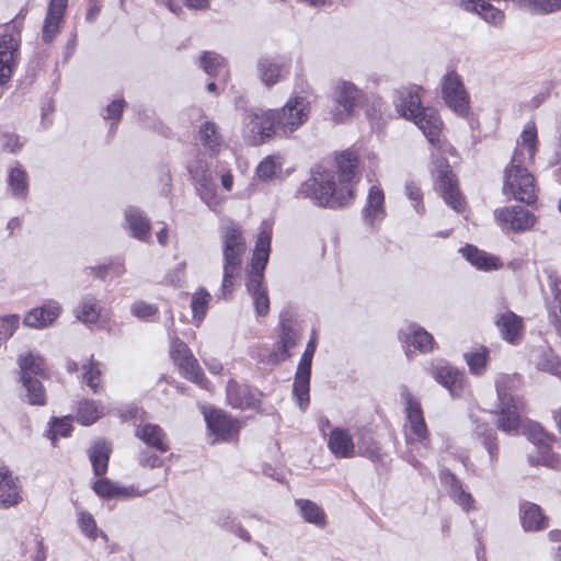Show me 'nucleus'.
I'll list each match as a JSON object with an SVG mask.
<instances>
[{"label": "nucleus", "mask_w": 561, "mask_h": 561, "mask_svg": "<svg viewBox=\"0 0 561 561\" xmlns=\"http://www.w3.org/2000/svg\"><path fill=\"white\" fill-rule=\"evenodd\" d=\"M363 217L365 222L375 225L385 217V195L382 190L373 185L367 194L366 205L363 209Z\"/></svg>", "instance_id": "c756f323"}, {"label": "nucleus", "mask_w": 561, "mask_h": 561, "mask_svg": "<svg viewBox=\"0 0 561 561\" xmlns=\"http://www.w3.org/2000/svg\"><path fill=\"white\" fill-rule=\"evenodd\" d=\"M284 159L279 154L266 157L256 168V174L262 180H271L282 172Z\"/></svg>", "instance_id": "c03bdc74"}, {"label": "nucleus", "mask_w": 561, "mask_h": 561, "mask_svg": "<svg viewBox=\"0 0 561 561\" xmlns=\"http://www.w3.org/2000/svg\"><path fill=\"white\" fill-rule=\"evenodd\" d=\"M337 181L332 171H318L302 185V192L319 206L342 207L354 197L357 182V156L343 151L337 158Z\"/></svg>", "instance_id": "f257e3e1"}, {"label": "nucleus", "mask_w": 561, "mask_h": 561, "mask_svg": "<svg viewBox=\"0 0 561 561\" xmlns=\"http://www.w3.org/2000/svg\"><path fill=\"white\" fill-rule=\"evenodd\" d=\"M133 316L139 319H148L157 312V308L144 301H137L130 307Z\"/></svg>", "instance_id": "052dcab7"}, {"label": "nucleus", "mask_w": 561, "mask_h": 561, "mask_svg": "<svg viewBox=\"0 0 561 561\" xmlns=\"http://www.w3.org/2000/svg\"><path fill=\"white\" fill-rule=\"evenodd\" d=\"M397 112L408 119H413L421 111V98L419 89L416 88H402L397 91L394 99Z\"/></svg>", "instance_id": "a878e982"}, {"label": "nucleus", "mask_w": 561, "mask_h": 561, "mask_svg": "<svg viewBox=\"0 0 561 561\" xmlns=\"http://www.w3.org/2000/svg\"><path fill=\"white\" fill-rule=\"evenodd\" d=\"M317 348L316 339L312 337L301 355L295 375L293 394L301 411L309 405L311 363Z\"/></svg>", "instance_id": "f8f14e48"}, {"label": "nucleus", "mask_w": 561, "mask_h": 561, "mask_svg": "<svg viewBox=\"0 0 561 561\" xmlns=\"http://www.w3.org/2000/svg\"><path fill=\"white\" fill-rule=\"evenodd\" d=\"M125 107V101L114 100L112 103H110L106 107V113L104 115V118L106 119H116L118 121L121 118V115Z\"/></svg>", "instance_id": "e2e57ef3"}, {"label": "nucleus", "mask_w": 561, "mask_h": 561, "mask_svg": "<svg viewBox=\"0 0 561 561\" xmlns=\"http://www.w3.org/2000/svg\"><path fill=\"white\" fill-rule=\"evenodd\" d=\"M8 185L14 197H26L28 192V176L25 170L20 167L11 168L8 174Z\"/></svg>", "instance_id": "ea45409f"}, {"label": "nucleus", "mask_w": 561, "mask_h": 561, "mask_svg": "<svg viewBox=\"0 0 561 561\" xmlns=\"http://www.w3.org/2000/svg\"><path fill=\"white\" fill-rule=\"evenodd\" d=\"M135 435L146 445L165 453L169 449L164 431L157 424L145 423L137 426Z\"/></svg>", "instance_id": "2f4dec72"}, {"label": "nucleus", "mask_w": 561, "mask_h": 561, "mask_svg": "<svg viewBox=\"0 0 561 561\" xmlns=\"http://www.w3.org/2000/svg\"><path fill=\"white\" fill-rule=\"evenodd\" d=\"M61 307L56 301H48L41 307L30 310L23 320L26 327L44 329L49 327L59 317Z\"/></svg>", "instance_id": "b1692460"}, {"label": "nucleus", "mask_w": 561, "mask_h": 561, "mask_svg": "<svg viewBox=\"0 0 561 561\" xmlns=\"http://www.w3.org/2000/svg\"><path fill=\"white\" fill-rule=\"evenodd\" d=\"M124 228L130 236L139 241L148 242L150 239L151 224L146 214L136 206H128L124 210Z\"/></svg>", "instance_id": "412c9836"}, {"label": "nucleus", "mask_w": 561, "mask_h": 561, "mask_svg": "<svg viewBox=\"0 0 561 561\" xmlns=\"http://www.w3.org/2000/svg\"><path fill=\"white\" fill-rule=\"evenodd\" d=\"M278 133L274 110L251 108L242 118L243 137L251 145H261Z\"/></svg>", "instance_id": "1a4fd4ad"}, {"label": "nucleus", "mask_w": 561, "mask_h": 561, "mask_svg": "<svg viewBox=\"0 0 561 561\" xmlns=\"http://www.w3.org/2000/svg\"><path fill=\"white\" fill-rule=\"evenodd\" d=\"M495 324L506 342L514 344L519 341L523 333L520 317L507 310L496 317Z\"/></svg>", "instance_id": "7c9ffc66"}, {"label": "nucleus", "mask_w": 561, "mask_h": 561, "mask_svg": "<svg viewBox=\"0 0 561 561\" xmlns=\"http://www.w3.org/2000/svg\"><path fill=\"white\" fill-rule=\"evenodd\" d=\"M537 142L536 127L528 123L517 140L511 163L504 171L503 193L526 204H531L537 198L535 179L528 171V165L533 163L537 152Z\"/></svg>", "instance_id": "f03ea898"}, {"label": "nucleus", "mask_w": 561, "mask_h": 561, "mask_svg": "<svg viewBox=\"0 0 561 561\" xmlns=\"http://www.w3.org/2000/svg\"><path fill=\"white\" fill-rule=\"evenodd\" d=\"M474 433L479 437H483V445L485 446L491 461H494L497 456V446L494 443L495 436L493 428L489 427L488 425H477Z\"/></svg>", "instance_id": "4d7b16f0"}, {"label": "nucleus", "mask_w": 561, "mask_h": 561, "mask_svg": "<svg viewBox=\"0 0 561 561\" xmlns=\"http://www.w3.org/2000/svg\"><path fill=\"white\" fill-rule=\"evenodd\" d=\"M310 102L304 96L290 98L284 106L274 110L278 134L288 137L298 130L309 118Z\"/></svg>", "instance_id": "9d476101"}, {"label": "nucleus", "mask_w": 561, "mask_h": 561, "mask_svg": "<svg viewBox=\"0 0 561 561\" xmlns=\"http://www.w3.org/2000/svg\"><path fill=\"white\" fill-rule=\"evenodd\" d=\"M412 121L431 144L439 142L443 123L436 110L424 107Z\"/></svg>", "instance_id": "393cba45"}, {"label": "nucleus", "mask_w": 561, "mask_h": 561, "mask_svg": "<svg viewBox=\"0 0 561 561\" xmlns=\"http://www.w3.org/2000/svg\"><path fill=\"white\" fill-rule=\"evenodd\" d=\"M405 440L409 447L405 459L412 466L419 467L420 462L416 456H426L430 447L428 431L421 404L409 393L405 396Z\"/></svg>", "instance_id": "423d86ee"}, {"label": "nucleus", "mask_w": 561, "mask_h": 561, "mask_svg": "<svg viewBox=\"0 0 561 561\" xmlns=\"http://www.w3.org/2000/svg\"><path fill=\"white\" fill-rule=\"evenodd\" d=\"M19 136L15 134L5 133L1 136V147L9 152H16L21 148Z\"/></svg>", "instance_id": "680f3d73"}, {"label": "nucleus", "mask_w": 561, "mask_h": 561, "mask_svg": "<svg viewBox=\"0 0 561 561\" xmlns=\"http://www.w3.org/2000/svg\"><path fill=\"white\" fill-rule=\"evenodd\" d=\"M21 369V380H25V377H43L45 375V360L39 355L27 353L21 355L18 359Z\"/></svg>", "instance_id": "58836bf2"}, {"label": "nucleus", "mask_w": 561, "mask_h": 561, "mask_svg": "<svg viewBox=\"0 0 561 561\" xmlns=\"http://www.w3.org/2000/svg\"><path fill=\"white\" fill-rule=\"evenodd\" d=\"M528 437L534 444L542 446H548L553 440V437L537 423L528 425Z\"/></svg>", "instance_id": "bf43d9fd"}, {"label": "nucleus", "mask_w": 561, "mask_h": 561, "mask_svg": "<svg viewBox=\"0 0 561 561\" xmlns=\"http://www.w3.org/2000/svg\"><path fill=\"white\" fill-rule=\"evenodd\" d=\"M495 217L503 229L523 231L535 224L534 215L522 206H511L497 209Z\"/></svg>", "instance_id": "f3484780"}, {"label": "nucleus", "mask_w": 561, "mask_h": 561, "mask_svg": "<svg viewBox=\"0 0 561 561\" xmlns=\"http://www.w3.org/2000/svg\"><path fill=\"white\" fill-rule=\"evenodd\" d=\"M232 520L236 518L230 513L222 512L217 516V524L229 531H231Z\"/></svg>", "instance_id": "338daca9"}, {"label": "nucleus", "mask_w": 561, "mask_h": 561, "mask_svg": "<svg viewBox=\"0 0 561 561\" xmlns=\"http://www.w3.org/2000/svg\"><path fill=\"white\" fill-rule=\"evenodd\" d=\"M280 327L282 332L278 348L280 353V360H285L290 356L289 350L297 344L299 330L290 319H286L284 316H282Z\"/></svg>", "instance_id": "e433bc0d"}, {"label": "nucleus", "mask_w": 561, "mask_h": 561, "mask_svg": "<svg viewBox=\"0 0 561 561\" xmlns=\"http://www.w3.org/2000/svg\"><path fill=\"white\" fill-rule=\"evenodd\" d=\"M440 481L447 488V492L451 500L461 506L466 512L473 508L474 500L470 493L463 490L461 482L449 470L440 472Z\"/></svg>", "instance_id": "cd10ccee"}, {"label": "nucleus", "mask_w": 561, "mask_h": 561, "mask_svg": "<svg viewBox=\"0 0 561 561\" xmlns=\"http://www.w3.org/2000/svg\"><path fill=\"white\" fill-rule=\"evenodd\" d=\"M399 339L405 345L412 346L423 354L432 352L435 346L433 335L416 323H408L401 328Z\"/></svg>", "instance_id": "aec40b11"}, {"label": "nucleus", "mask_w": 561, "mask_h": 561, "mask_svg": "<svg viewBox=\"0 0 561 561\" xmlns=\"http://www.w3.org/2000/svg\"><path fill=\"white\" fill-rule=\"evenodd\" d=\"M231 533L236 534L239 538L244 541H250L251 536L247 529H244L239 523L232 520Z\"/></svg>", "instance_id": "774afa93"}, {"label": "nucleus", "mask_w": 561, "mask_h": 561, "mask_svg": "<svg viewBox=\"0 0 561 561\" xmlns=\"http://www.w3.org/2000/svg\"><path fill=\"white\" fill-rule=\"evenodd\" d=\"M516 382L517 377L515 375H499L495 378L497 427L506 433L516 432L520 425L519 410L522 403L511 392Z\"/></svg>", "instance_id": "0eeeda50"}, {"label": "nucleus", "mask_w": 561, "mask_h": 561, "mask_svg": "<svg viewBox=\"0 0 561 561\" xmlns=\"http://www.w3.org/2000/svg\"><path fill=\"white\" fill-rule=\"evenodd\" d=\"M536 366L539 370L559 376L561 374V363L559 357L550 348L541 350L536 359Z\"/></svg>", "instance_id": "49530a36"}, {"label": "nucleus", "mask_w": 561, "mask_h": 561, "mask_svg": "<svg viewBox=\"0 0 561 561\" xmlns=\"http://www.w3.org/2000/svg\"><path fill=\"white\" fill-rule=\"evenodd\" d=\"M93 490L99 496L106 499L141 495V493L135 492L134 488L121 486L108 479L98 480L93 485Z\"/></svg>", "instance_id": "4c0bfd02"}, {"label": "nucleus", "mask_w": 561, "mask_h": 561, "mask_svg": "<svg viewBox=\"0 0 561 561\" xmlns=\"http://www.w3.org/2000/svg\"><path fill=\"white\" fill-rule=\"evenodd\" d=\"M23 386L26 389V400L30 404L33 405H43L46 402L45 390L37 378L25 377V380H22Z\"/></svg>", "instance_id": "09e8293b"}, {"label": "nucleus", "mask_w": 561, "mask_h": 561, "mask_svg": "<svg viewBox=\"0 0 561 561\" xmlns=\"http://www.w3.org/2000/svg\"><path fill=\"white\" fill-rule=\"evenodd\" d=\"M220 240L224 255V276L221 290L224 297L230 293L232 278L239 274L242 257L247 250V242L240 227L229 221L220 228Z\"/></svg>", "instance_id": "39448f33"}, {"label": "nucleus", "mask_w": 561, "mask_h": 561, "mask_svg": "<svg viewBox=\"0 0 561 561\" xmlns=\"http://www.w3.org/2000/svg\"><path fill=\"white\" fill-rule=\"evenodd\" d=\"M271 248V233L266 230L260 232L255 242L249 282L248 291L253 299V305L257 316H265L270 310V299L267 290L263 286V271L267 264Z\"/></svg>", "instance_id": "20e7f679"}, {"label": "nucleus", "mask_w": 561, "mask_h": 561, "mask_svg": "<svg viewBox=\"0 0 561 561\" xmlns=\"http://www.w3.org/2000/svg\"><path fill=\"white\" fill-rule=\"evenodd\" d=\"M204 416L208 431L214 435L211 444L219 440H229L233 438L240 430L239 421L230 417L221 410L205 411Z\"/></svg>", "instance_id": "2eb2a0df"}, {"label": "nucleus", "mask_w": 561, "mask_h": 561, "mask_svg": "<svg viewBox=\"0 0 561 561\" xmlns=\"http://www.w3.org/2000/svg\"><path fill=\"white\" fill-rule=\"evenodd\" d=\"M170 355L181 374L188 380L207 388V380L187 345L179 337H171Z\"/></svg>", "instance_id": "9b49d317"}, {"label": "nucleus", "mask_w": 561, "mask_h": 561, "mask_svg": "<svg viewBox=\"0 0 561 561\" xmlns=\"http://www.w3.org/2000/svg\"><path fill=\"white\" fill-rule=\"evenodd\" d=\"M405 194L413 202V207L416 210L417 214L422 215L424 214V205L422 204L423 194L419 187V185L413 182L409 181L405 183Z\"/></svg>", "instance_id": "13d9d810"}, {"label": "nucleus", "mask_w": 561, "mask_h": 561, "mask_svg": "<svg viewBox=\"0 0 561 561\" xmlns=\"http://www.w3.org/2000/svg\"><path fill=\"white\" fill-rule=\"evenodd\" d=\"M257 72L261 81L266 87H272L287 77L289 68L274 58H262L257 62Z\"/></svg>", "instance_id": "c85d7f7f"}, {"label": "nucleus", "mask_w": 561, "mask_h": 561, "mask_svg": "<svg viewBox=\"0 0 561 561\" xmlns=\"http://www.w3.org/2000/svg\"><path fill=\"white\" fill-rule=\"evenodd\" d=\"M83 369V380L87 385L94 391L98 392L101 388V367L100 363L90 360L89 363L82 366Z\"/></svg>", "instance_id": "5fc2aeb1"}, {"label": "nucleus", "mask_w": 561, "mask_h": 561, "mask_svg": "<svg viewBox=\"0 0 561 561\" xmlns=\"http://www.w3.org/2000/svg\"><path fill=\"white\" fill-rule=\"evenodd\" d=\"M101 313V307L95 297L84 296L76 309L77 318L84 323H95Z\"/></svg>", "instance_id": "a19ab883"}, {"label": "nucleus", "mask_w": 561, "mask_h": 561, "mask_svg": "<svg viewBox=\"0 0 561 561\" xmlns=\"http://www.w3.org/2000/svg\"><path fill=\"white\" fill-rule=\"evenodd\" d=\"M328 448L336 458L345 459L356 456L354 436L347 428L334 427L329 435Z\"/></svg>", "instance_id": "5701e85b"}, {"label": "nucleus", "mask_w": 561, "mask_h": 561, "mask_svg": "<svg viewBox=\"0 0 561 561\" xmlns=\"http://www.w3.org/2000/svg\"><path fill=\"white\" fill-rule=\"evenodd\" d=\"M520 520L526 531H538L547 527L546 517L540 507L530 502H524L520 505Z\"/></svg>", "instance_id": "f704fd0d"}, {"label": "nucleus", "mask_w": 561, "mask_h": 561, "mask_svg": "<svg viewBox=\"0 0 561 561\" xmlns=\"http://www.w3.org/2000/svg\"><path fill=\"white\" fill-rule=\"evenodd\" d=\"M201 67L209 76H219L226 72L225 59L213 51H206L199 58Z\"/></svg>", "instance_id": "8fccbe9b"}, {"label": "nucleus", "mask_w": 561, "mask_h": 561, "mask_svg": "<svg viewBox=\"0 0 561 561\" xmlns=\"http://www.w3.org/2000/svg\"><path fill=\"white\" fill-rule=\"evenodd\" d=\"M437 185L446 204L456 211H461L463 199L457 190L454 174L447 163L442 162L437 169Z\"/></svg>", "instance_id": "a211bd4d"}, {"label": "nucleus", "mask_w": 561, "mask_h": 561, "mask_svg": "<svg viewBox=\"0 0 561 561\" xmlns=\"http://www.w3.org/2000/svg\"><path fill=\"white\" fill-rule=\"evenodd\" d=\"M138 461L140 466L148 468H158L162 465V460L160 459V457L149 451H142L139 455Z\"/></svg>", "instance_id": "0e129e2a"}, {"label": "nucleus", "mask_w": 561, "mask_h": 561, "mask_svg": "<svg viewBox=\"0 0 561 561\" xmlns=\"http://www.w3.org/2000/svg\"><path fill=\"white\" fill-rule=\"evenodd\" d=\"M199 138L203 145L210 150H215L221 142L218 128L213 122H205L199 127Z\"/></svg>", "instance_id": "603ef678"}, {"label": "nucleus", "mask_w": 561, "mask_h": 561, "mask_svg": "<svg viewBox=\"0 0 561 561\" xmlns=\"http://www.w3.org/2000/svg\"><path fill=\"white\" fill-rule=\"evenodd\" d=\"M68 0H50L43 25V41L50 43L59 31Z\"/></svg>", "instance_id": "bb28decb"}, {"label": "nucleus", "mask_w": 561, "mask_h": 561, "mask_svg": "<svg viewBox=\"0 0 561 561\" xmlns=\"http://www.w3.org/2000/svg\"><path fill=\"white\" fill-rule=\"evenodd\" d=\"M443 99L446 105L460 116L469 112V96L456 72H448L443 79Z\"/></svg>", "instance_id": "4468645a"}, {"label": "nucleus", "mask_w": 561, "mask_h": 561, "mask_svg": "<svg viewBox=\"0 0 561 561\" xmlns=\"http://www.w3.org/2000/svg\"><path fill=\"white\" fill-rule=\"evenodd\" d=\"M195 187L201 199L211 209L217 210L224 198L217 192V185L211 173L202 165L193 175Z\"/></svg>", "instance_id": "6ab92c4d"}, {"label": "nucleus", "mask_w": 561, "mask_h": 561, "mask_svg": "<svg viewBox=\"0 0 561 561\" xmlns=\"http://www.w3.org/2000/svg\"><path fill=\"white\" fill-rule=\"evenodd\" d=\"M184 272H185V264L184 263L178 264L174 267V270L165 276V282L168 284L178 286L184 277Z\"/></svg>", "instance_id": "69168bd1"}, {"label": "nucleus", "mask_w": 561, "mask_h": 561, "mask_svg": "<svg viewBox=\"0 0 561 561\" xmlns=\"http://www.w3.org/2000/svg\"><path fill=\"white\" fill-rule=\"evenodd\" d=\"M21 501L18 480L8 470L0 468V507H11Z\"/></svg>", "instance_id": "473e14b6"}, {"label": "nucleus", "mask_w": 561, "mask_h": 561, "mask_svg": "<svg viewBox=\"0 0 561 561\" xmlns=\"http://www.w3.org/2000/svg\"><path fill=\"white\" fill-rule=\"evenodd\" d=\"M428 374L443 387H445L451 397H461L465 392L467 382L463 374L447 362H433L427 369Z\"/></svg>", "instance_id": "ddd939ff"}, {"label": "nucleus", "mask_w": 561, "mask_h": 561, "mask_svg": "<svg viewBox=\"0 0 561 561\" xmlns=\"http://www.w3.org/2000/svg\"><path fill=\"white\" fill-rule=\"evenodd\" d=\"M227 402L234 409H257L262 393L244 383L230 379L226 389Z\"/></svg>", "instance_id": "dca6fc26"}, {"label": "nucleus", "mask_w": 561, "mask_h": 561, "mask_svg": "<svg viewBox=\"0 0 561 561\" xmlns=\"http://www.w3.org/2000/svg\"><path fill=\"white\" fill-rule=\"evenodd\" d=\"M78 524L81 531L91 540H95L99 535L106 539V535H104L102 531H99L96 523L90 513L80 511L78 513Z\"/></svg>", "instance_id": "6e6d98bb"}, {"label": "nucleus", "mask_w": 561, "mask_h": 561, "mask_svg": "<svg viewBox=\"0 0 561 561\" xmlns=\"http://www.w3.org/2000/svg\"><path fill=\"white\" fill-rule=\"evenodd\" d=\"M102 414L103 410L99 409L93 401L84 400L79 405L77 419L83 425H91L100 419Z\"/></svg>", "instance_id": "3c124183"}, {"label": "nucleus", "mask_w": 561, "mask_h": 561, "mask_svg": "<svg viewBox=\"0 0 561 561\" xmlns=\"http://www.w3.org/2000/svg\"><path fill=\"white\" fill-rule=\"evenodd\" d=\"M465 360L471 374L481 376L486 369L489 350L485 346H478L463 354Z\"/></svg>", "instance_id": "79ce46f5"}, {"label": "nucleus", "mask_w": 561, "mask_h": 561, "mask_svg": "<svg viewBox=\"0 0 561 561\" xmlns=\"http://www.w3.org/2000/svg\"><path fill=\"white\" fill-rule=\"evenodd\" d=\"M295 504L305 522L319 528L327 525V515L323 508L316 502L305 499H297Z\"/></svg>", "instance_id": "c9c22d12"}, {"label": "nucleus", "mask_w": 561, "mask_h": 561, "mask_svg": "<svg viewBox=\"0 0 561 561\" xmlns=\"http://www.w3.org/2000/svg\"><path fill=\"white\" fill-rule=\"evenodd\" d=\"M331 101L333 104L330 111L331 119L335 124H343L366 103V93L352 81L339 80L332 88Z\"/></svg>", "instance_id": "6e6552de"}, {"label": "nucleus", "mask_w": 561, "mask_h": 561, "mask_svg": "<svg viewBox=\"0 0 561 561\" xmlns=\"http://www.w3.org/2000/svg\"><path fill=\"white\" fill-rule=\"evenodd\" d=\"M18 39L11 34H4L0 38V85L5 84L16 65Z\"/></svg>", "instance_id": "4be33fe9"}, {"label": "nucleus", "mask_w": 561, "mask_h": 561, "mask_svg": "<svg viewBox=\"0 0 561 561\" xmlns=\"http://www.w3.org/2000/svg\"><path fill=\"white\" fill-rule=\"evenodd\" d=\"M210 300L211 295L204 288H199L197 291L193 294L191 307L193 312V319L197 323V325L205 318Z\"/></svg>", "instance_id": "a18cd8bd"}, {"label": "nucleus", "mask_w": 561, "mask_h": 561, "mask_svg": "<svg viewBox=\"0 0 561 561\" xmlns=\"http://www.w3.org/2000/svg\"><path fill=\"white\" fill-rule=\"evenodd\" d=\"M356 456H364L373 460L378 458L379 447L368 433L358 431L356 433Z\"/></svg>", "instance_id": "de8ad7c7"}, {"label": "nucleus", "mask_w": 561, "mask_h": 561, "mask_svg": "<svg viewBox=\"0 0 561 561\" xmlns=\"http://www.w3.org/2000/svg\"><path fill=\"white\" fill-rule=\"evenodd\" d=\"M460 252L462 256L477 268L492 271L501 266L496 256L488 254L473 245L467 244L465 248L460 249Z\"/></svg>", "instance_id": "72a5a7b5"}, {"label": "nucleus", "mask_w": 561, "mask_h": 561, "mask_svg": "<svg viewBox=\"0 0 561 561\" xmlns=\"http://www.w3.org/2000/svg\"><path fill=\"white\" fill-rule=\"evenodd\" d=\"M506 0H455L456 4L467 12L478 14L485 22L501 25L504 21L500 4ZM518 7L534 14H550L561 11V0H513Z\"/></svg>", "instance_id": "7ed1b4c3"}, {"label": "nucleus", "mask_w": 561, "mask_h": 561, "mask_svg": "<svg viewBox=\"0 0 561 561\" xmlns=\"http://www.w3.org/2000/svg\"><path fill=\"white\" fill-rule=\"evenodd\" d=\"M110 450V446L105 440H98L92 446L90 460L96 476L105 473L107 469Z\"/></svg>", "instance_id": "37998d69"}, {"label": "nucleus", "mask_w": 561, "mask_h": 561, "mask_svg": "<svg viewBox=\"0 0 561 561\" xmlns=\"http://www.w3.org/2000/svg\"><path fill=\"white\" fill-rule=\"evenodd\" d=\"M71 430V417L65 416L61 419H54L49 430L47 431L46 436L51 442L53 445H56L57 438L67 437L70 434Z\"/></svg>", "instance_id": "864d4df0"}]
</instances>
